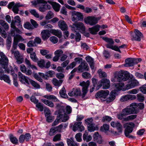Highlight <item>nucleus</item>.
I'll return each mask as SVG.
<instances>
[{
  "instance_id": "obj_47",
  "label": "nucleus",
  "mask_w": 146,
  "mask_h": 146,
  "mask_svg": "<svg viewBox=\"0 0 146 146\" xmlns=\"http://www.w3.org/2000/svg\"><path fill=\"white\" fill-rule=\"evenodd\" d=\"M108 47H107V48H109L112 49V50H114L117 51H118L120 53H121V51L119 49V47H118L117 46H109L108 45Z\"/></svg>"
},
{
  "instance_id": "obj_21",
  "label": "nucleus",
  "mask_w": 146,
  "mask_h": 146,
  "mask_svg": "<svg viewBox=\"0 0 146 146\" xmlns=\"http://www.w3.org/2000/svg\"><path fill=\"white\" fill-rule=\"evenodd\" d=\"M100 25H96L92 28H89L88 30L90 33L92 35H96L100 30Z\"/></svg>"
},
{
  "instance_id": "obj_56",
  "label": "nucleus",
  "mask_w": 146,
  "mask_h": 146,
  "mask_svg": "<svg viewBox=\"0 0 146 146\" xmlns=\"http://www.w3.org/2000/svg\"><path fill=\"white\" fill-rule=\"evenodd\" d=\"M44 111L45 117L51 115L50 110L48 108H45L44 110Z\"/></svg>"
},
{
  "instance_id": "obj_15",
  "label": "nucleus",
  "mask_w": 146,
  "mask_h": 146,
  "mask_svg": "<svg viewBox=\"0 0 146 146\" xmlns=\"http://www.w3.org/2000/svg\"><path fill=\"white\" fill-rule=\"evenodd\" d=\"M73 28H76L79 31L81 30L82 31H84L85 30V26L83 23L78 22L75 23L72 25Z\"/></svg>"
},
{
  "instance_id": "obj_20",
  "label": "nucleus",
  "mask_w": 146,
  "mask_h": 146,
  "mask_svg": "<svg viewBox=\"0 0 146 146\" xmlns=\"http://www.w3.org/2000/svg\"><path fill=\"white\" fill-rule=\"evenodd\" d=\"M24 39L23 38L22 36L19 35H17L14 37V42L13 44H14L15 47H16V46L17 45L19 41L23 42L24 41Z\"/></svg>"
},
{
  "instance_id": "obj_41",
  "label": "nucleus",
  "mask_w": 146,
  "mask_h": 146,
  "mask_svg": "<svg viewBox=\"0 0 146 146\" xmlns=\"http://www.w3.org/2000/svg\"><path fill=\"white\" fill-rule=\"evenodd\" d=\"M9 139L11 142L13 144H17L18 143V142L17 139L13 135H10Z\"/></svg>"
},
{
  "instance_id": "obj_42",
  "label": "nucleus",
  "mask_w": 146,
  "mask_h": 146,
  "mask_svg": "<svg viewBox=\"0 0 146 146\" xmlns=\"http://www.w3.org/2000/svg\"><path fill=\"white\" fill-rule=\"evenodd\" d=\"M137 115H132L128 116L124 119V121H128L129 120H133L136 118Z\"/></svg>"
},
{
  "instance_id": "obj_48",
  "label": "nucleus",
  "mask_w": 146,
  "mask_h": 146,
  "mask_svg": "<svg viewBox=\"0 0 146 146\" xmlns=\"http://www.w3.org/2000/svg\"><path fill=\"white\" fill-rule=\"evenodd\" d=\"M53 16L54 15L52 12L51 11H49L45 16V18L46 19L48 20L52 18Z\"/></svg>"
},
{
  "instance_id": "obj_1",
  "label": "nucleus",
  "mask_w": 146,
  "mask_h": 146,
  "mask_svg": "<svg viewBox=\"0 0 146 146\" xmlns=\"http://www.w3.org/2000/svg\"><path fill=\"white\" fill-rule=\"evenodd\" d=\"M90 84V82L89 80L86 82L83 81L80 83V85L82 87V94H81V90L80 88H73L72 91L68 93V95L70 96H81L82 98H84L88 91V88Z\"/></svg>"
},
{
  "instance_id": "obj_51",
  "label": "nucleus",
  "mask_w": 146,
  "mask_h": 146,
  "mask_svg": "<svg viewBox=\"0 0 146 146\" xmlns=\"http://www.w3.org/2000/svg\"><path fill=\"white\" fill-rule=\"evenodd\" d=\"M61 135L60 134H58L55 135L53 137V140L54 142L59 141L61 140Z\"/></svg>"
},
{
  "instance_id": "obj_11",
  "label": "nucleus",
  "mask_w": 146,
  "mask_h": 146,
  "mask_svg": "<svg viewBox=\"0 0 146 146\" xmlns=\"http://www.w3.org/2000/svg\"><path fill=\"white\" fill-rule=\"evenodd\" d=\"M109 92L108 90L106 91L100 90L98 91L96 94V98L105 99L107 96L108 95Z\"/></svg>"
},
{
  "instance_id": "obj_62",
  "label": "nucleus",
  "mask_w": 146,
  "mask_h": 146,
  "mask_svg": "<svg viewBox=\"0 0 146 146\" xmlns=\"http://www.w3.org/2000/svg\"><path fill=\"white\" fill-rule=\"evenodd\" d=\"M38 66L40 68H44L45 64L44 60V59H41L38 62Z\"/></svg>"
},
{
  "instance_id": "obj_22",
  "label": "nucleus",
  "mask_w": 146,
  "mask_h": 146,
  "mask_svg": "<svg viewBox=\"0 0 146 146\" xmlns=\"http://www.w3.org/2000/svg\"><path fill=\"white\" fill-rule=\"evenodd\" d=\"M19 78V80L23 83H27L28 84H29V82L26 78V77L23 75L22 73L19 72L18 74Z\"/></svg>"
},
{
  "instance_id": "obj_27",
  "label": "nucleus",
  "mask_w": 146,
  "mask_h": 146,
  "mask_svg": "<svg viewBox=\"0 0 146 146\" xmlns=\"http://www.w3.org/2000/svg\"><path fill=\"white\" fill-rule=\"evenodd\" d=\"M48 3L51 4L55 11L58 12L59 11L60 5L55 2H48Z\"/></svg>"
},
{
  "instance_id": "obj_32",
  "label": "nucleus",
  "mask_w": 146,
  "mask_h": 146,
  "mask_svg": "<svg viewBox=\"0 0 146 146\" xmlns=\"http://www.w3.org/2000/svg\"><path fill=\"white\" fill-rule=\"evenodd\" d=\"M67 143L68 146H78L79 144L77 143L72 138L67 139Z\"/></svg>"
},
{
  "instance_id": "obj_6",
  "label": "nucleus",
  "mask_w": 146,
  "mask_h": 146,
  "mask_svg": "<svg viewBox=\"0 0 146 146\" xmlns=\"http://www.w3.org/2000/svg\"><path fill=\"white\" fill-rule=\"evenodd\" d=\"M0 66L5 69L7 66L8 59L7 56L2 52H0Z\"/></svg>"
},
{
  "instance_id": "obj_49",
  "label": "nucleus",
  "mask_w": 146,
  "mask_h": 146,
  "mask_svg": "<svg viewBox=\"0 0 146 146\" xmlns=\"http://www.w3.org/2000/svg\"><path fill=\"white\" fill-rule=\"evenodd\" d=\"M24 27L28 29L31 30L34 29V27L29 23H27L24 25Z\"/></svg>"
},
{
  "instance_id": "obj_10",
  "label": "nucleus",
  "mask_w": 146,
  "mask_h": 146,
  "mask_svg": "<svg viewBox=\"0 0 146 146\" xmlns=\"http://www.w3.org/2000/svg\"><path fill=\"white\" fill-rule=\"evenodd\" d=\"M83 18V15L81 13L74 11L72 13V19L74 21L76 22L82 19Z\"/></svg>"
},
{
  "instance_id": "obj_14",
  "label": "nucleus",
  "mask_w": 146,
  "mask_h": 146,
  "mask_svg": "<svg viewBox=\"0 0 146 146\" xmlns=\"http://www.w3.org/2000/svg\"><path fill=\"white\" fill-rule=\"evenodd\" d=\"M111 125L113 127H116L119 132L121 133L122 132V126L119 122L112 121L111 123Z\"/></svg>"
},
{
  "instance_id": "obj_34",
  "label": "nucleus",
  "mask_w": 146,
  "mask_h": 146,
  "mask_svg": "<svg viewBox=\"0 0 146 146\" xmlns=\"http://www.w3.org/2000/svg\"><path fill=\"white\" fill-rule=\"evenodd\" d=\"M52 82L55 86L59 87L62 84L63 80H58L56 78H53L52 80Z\"/></svg>"
},
{
  "instance_id": "obj_37",
  "label": "nucleus",
  "mask_w": 146,
  "mask_h": 146,
  "mask_svg": "<svg viewBox=\"0 0 146 146\" xmlns=\"http://www.w3.org/2000/svg\"><path fill=\"white\" fill-rule=\"evenodd\" d=\"M88 129L90 131L92 132L95 130H98V128L97 125H96L94 123H93L88 125Z\"/></svg>"
},
{
  "instance_id": "obj_53",
  "label": "nucleus",
  "mask_w": 146,
  "mask_h": 146,
  "mask_svg": "<svg viewBox=\"0 0 146 146\" xmlns=\"http://www.w3.org/2000/svg\"><path fill=\"white\" fill-rule=\"evenodd\" d=\"M36 107L38 109L39 111H42L44 109L43 105L40 102H38L36 104Z\"/></svg>"
},
{
  "instance_id": "obj_23",
  "label": "nucleus",
  "mask_w": 146,
  "mask_h": 146,
  "mask_svg": "<svg viewBox=\"0 0 146 146\" xmlns=\"http://www.w3.org/2000/svg\"><path fill=\"white\" fill-rule=\"evenodd\" d=\"M93 139L94 141H96L99 144H101L103 142V140L101 135H99L98 132H95L93 136Z\"/></svg>"
},
{
  "instance_id": "obj_16",
  "label": "nucleus",
  "mask_w": 146,
  "mask_h": 146,
  "mask_svg": "<svg viewBox=\"0 0 146 146\" xmlns=\"http://www.w3.org/2000/svg\"><path fill=\"white\" fill-rule=\"evenodd\" d=\"M136 61L135 59L129 58L126 59L125 64L124 66L125 67H130L133 66L135 64V62Z\"/></svg>"
},
{
  "instance_id": "obj_63",
  "label": "nucleus",
  "mask_w": 146,
  "mask_h": 146,
  "mask_svg": "<svg viewBox=\"0 0 146 146\" xmlns=\"http://www.w3.org/2000/svg\"><path fill=\"white\" fill-rule=\"evenodd\" d=\"M109 125L107 124H104L103 126L101 127V130L102 131H106L108 130Z\"/></svg>"
},
{
  "instance_id": "obj_19",
  "label": "nucleus",
  "mask_w": 146,
  "mask_h": 146,
  "mask_svg": "<svg viewBox=\"0 0 146 146\" xmlns=\"http://www.w3.org/2000/svg\"><path fill=\"white\" fill-rule=\"evenodd\" d=\"M14 55L17 60V62L18 64H20L23 61V59L22 56H21L19 52L15 51L14 53Z\"/></svg>"
},
{
  "instance_id": "obj_31",
  "label": "nucleus",
  "mask_w": 146,
  "mask_h": 146,
  "mask_svg": "<svg viewBox=\"0 0 146 146\" xmlns=\"http://www.w3.org/2000/svg\"><path fill=\"white\" fill-rule=\"evenodd\" d=\"M128 106L129 107L133 113H137V108L138 107L137 105V104L135 103H133Z\"/></svg>"
},
{
  "instance_id": "obj_5",
  "label": "nucleus",
  "mask_w": 146,
  "mask_h": 146,
  "mask_svg": "<svg viewBox=\"0 0 146 146\" xmlns=\"http://www.w3.org/2000/svg\"><path fill=\"white\" fill-rule=\"evenodd\" d=\"M110 86V80L107 79H102L97 84L96 89L98 90L102 86L103 88L105 89H108Z\"/></svg>"
},
{
  "instance_id": "obj_18",
  "label": "nucleus",
  "mask_w": 146,
  "mask_h": 146,
  "mask_svg": "<svg viewBox=\"0 0 146 146\" xmlns=\"http://www.w3.org/2000/svg\"><path fill=\"white\" fill-rule=\"evenodd\" d=\"M136 98V97L135 95L128 94L122 97L120 100L121 102H124L129 100H134Z\"/></svg>"
},
{
  "instance_id": "obj_3",
  "label": "nucleus",
  "mask_w": 146,
  "mask_h": 146,
  "mask_svg": "<svg viewBox=\"0 0 146 146\" xmlns=\"http://www.w3.org/2000/svg\"><path fill=\"white\" fill-rule=\"evenodd\" d=\"M123 126L124 127H126L124 132L125 135L126 137L130 139L135 138V136L129 134L133 131V128L135 126L134 124L132 122H129L125 123Z\"/></svg>"
},
{
  "instance_id": "obj_40",
  "label": "nucleus",
  "mask_w": 146,
  "mask_h": 146,
  "mask_svg": "<svg viewBox=\"0 0 146 146\" xmlns=\"http://www.w3.org/2000/svg\"><path fill=\"white\" fill-rule=\"evenodd\" d=\"M51 33L54 35L57 36L59 38H60L62 36V33L61 31L56 30L52 29L51 30Z\"/></svg>"
},
{
  "instance_id": "obj_29",
  "label": "nucleus",
  "mask_w": 146,
  "mask_h": 146,
  "mask_svg": "<svg viewBox=\"0 0 146 146\" xmlns=\"http://www.w3.org/2000/svg\"><path fill=\"white\" fill-rule=\"evenodd\" d=\"M102 39L106 42L108 43L106 45V46L107 48V47L108 46V45L109 46H112L114 44V41L113 39L111 38H109L106 37H103Z\"/></svg>"
},
{
  "instance_id": "obj_64",
  "label": "nucleus",
  "mask_w": 146,
  "mask_h": 146,
  "mask_svg": "<svg viewBox=\"0 0 146 146\" xmlns=\"http://www.w3.org/2000/svg\"><path fill=\"white\" fill-rule=\"evenodd\" d=\"M12 39L11 37H8L7 40V45L8 46L7 48L9 49L11 46Z\"/></svg>"
},
{
  "instance_id": "obj_33",
  "label": "nucleus",
  "mask_w": 146,
  "mask_h": 146,
  "mask_svg": "<svg viewBox=\"0 0 146 146\" xmlns=\"http://www.w3.org/2000/svg\"><path fill=\"white\" fill-rule=\"evenodd\" d=\"M115 93L112 91L110 93V95L109 97L107 99L106 102L109 103L110 102H112L115 98Z\"/></svg>"
},
{
  "instance_id": "obj_35",
  "label": "nucleus",
  "mask_w": 146,
  "mask_h": 146,
  "mask_svg": "<svg viewBox=\"0 0 146 146\" xmlns=\"http://www.w3.org/2000/svg\"><path fill=\"white\" fill-rule=\"evenodd\" d=\"M0 24L2 26L6 31H8L9 28V26L8 23L3 20H0Z\"/></svg>"
},
{
  "instance_id": "obj_54",
  "label": "nucleus",
  "mask_w": 146,
  "mask_h": 146,
  "mask_svg": "<svg viewBox=\"0 0 146 146\" xmlns=\"http://www.w3.org/2000/svg\"><path fill=\"white\" fill-rule=\"evenodd\" d=\"M30 56L31 59L33 61H36L38 60L36 53L34 52L30 54Z\"/></svg>"
},
{
  "instance_id": "obj_44",
  "label": "nucleus",
  "mask_w": 146,
  "mask_h": 146,
  "mask_svg": "<svg viewBox=\"0 0 146 146\" xmlns=\"http://www.w3.org/2000/svg\"><path fill=\"white\" fill-rule=\"evenodd\" d=\"M0 79L1 80H4V81L8 84H10V83L11 81L9 77L6 75H4L1 77Z\"/></svg>"
},
{
  "instance_id": "obj_43",
  "label": "nucleus",
  "mask_w": 146,
  "mask_h": 146,
  "mask_svg": "<svg viewBox=\"0 0 146 146\" xmlns=\"http://www.w3.org/2000/svg\"><path fill=\"white\" fill-rule=\"evenodd\" d=\"M29 82L35 88L39 89L40 88V85L35 81L32 80H30Z\"/></svg>"
},
{
  "instance_id": "obj_61",
  "label": "nucleus",
  "mask_w": 146,
  "mask_h": 146,
  "mask_svg": "<svg viewBox=\"0 0 146 146\" xmlns=\"http://www.w3.org/2000/svg\"><path fill=\"white\" fill-rule=\"evenodd\" d=\"M65 109L66 111L65 112L64 108V111L65 114L67 115V114H70L71 112L72 109L70 106H66Z\"/></svg>"
},
{
  "instance_id": "obj_7",
  "label": "nucleus",
  "mask_w": 146,
  "mask_h": 146,
  "mask_svg": "<svg viewBox=\"0 0 146 146\" xmlns=\"http://www.w3.org/2000/svg\"><path fill=\"white\" fill-rule=\"evenodd\" d=\"M139 82L135 78L131 79L130 80L128 84L125 86V89H123V90H125L130 88H134L135 86H138Z\"/></svg>"
},
{
  "instance_id": "obj_57",
  "label": "nucleus",
  "mask_w": 146,
  "mask_h": 146,
  "mask_svg": "<svg viewBox=\"0 0 146 146\" xmlns=\"http://www.w3.org/2000/svg\"><path fill=\"white\" fill-rule=\"evenodd\" d=\"M30 12L32 15H33L35 17L37 18L39 17V15L37 13L35 10L31 9L30 11Z\"/></svg>"
},
{
  "instance_id": "obj_17",
  "label": "nucleus",
  "mask_w": 146,
  "mask_h": 146,
  "mask_svg": "<svg viewBox=\"0 0 146 146\" xmlns=\"http://www.w3.org/2000/svg\"><path fill=\"white\" fill-rule=\"evenodd\" d=\"M50 34L49 31L47 30H42L41 33V37L43 40L47 39L50 36Z\"/></svg>"
},
{
  "instance_id": "obj_2",
  "label": "nucleus",
  "mask_w": 146,
  "mask_h": 146,
  "mask_svg": "<svg viewBox=\"0 0 146 146\" xmlns=\"http://www.w3.org/2000/svg\"><path fill=\"white\" fill-rule=\"evenodd\" d=\"M69 116L65 114L63 108L62 107L61 109L58 111L56 118L52 123V126H54L57 125L60 122V120L62 122H66L69 119Z\"/></svg>"
},
{
  "instance_id": "obj_24",
  "label": "nucleus",
  "mask_w": 146,
  "mask_h": 146,
  "mask_svg": "<svg viewBox=\"0 0 146 146\" xmlns=\"http://www.w3.org/2000/svg\"><path fill=\"white\" fill-rule=\"evenodd\" d=\"M58 26L62 31L67 30L68 26L65 22L62 20H60L58 22Z\"/></svg>"
},
{
  "instance_id": "obj_58",
  "label": "nucleus",
  "mask_w": 146,
  "mask_h": 146,
  "mask_svg": "<svg viewBox=\"0 0 146 146\" xmlns=\"http://www.w3.org/2000/svg\"><path fill=\"white\" fill-rule=\"evenodd\" d=\"M85 121V123L88 125L93 123V119L92 118H88L86 119Z\"/></svg>"
},
{
  "instance_id": "obj_8",
  "label": "nucleus",
  "mask_w": 146,
  "mask_h": 146,
  "mask_svg": "<svg viewBox=\"0 0 146 146\" xmlns=\"http://www.w3.org/2000/svg\"><path fill=\"white\" fill-rule=\"evenodd\" d=\"M134 32V35L133 34V32L131 34V36L132 37V38H131L132 40H134L138 41H140L141 39L143 37L142 33L137 29H135Z\"/></svg>"
},
{
  "instance_id": "obj_46",
  "label": "nucleus",
  "mask_w": 146,
  "mask_h": 146,
  "mask_svg": "<svg viewBox=\"0 0 146 146\" xmlns=\"http://www.w3.org/2000/svg\"><path fill=\"white\" fill-rule=\"evenodd\" d=\"M57 131L55 127H52L50 129L49 132V135L50 136L54 135L57 133Z\"/></svg>"
},
{
  "instance_id": "obj_30",
  "label": "nucleus",
  "mask_w": 146,
  "mask_h": 146,
  "mask_svg": "<svg viewBox=\"0 0 146 146\" xmlns=\"http://www.w3.org/2000/svg\"><path fill=\"white\" fill-rule=\"evenodd\" d=\"M132 111L129 107L128 106L126 108L123 110L122 112L123 115L126 116L131 114H133Z\"/></svg>"
},
{
  "instance_id": "obj_4",
  "label": "nucleus",
  "mask_w": 146,
  "mask_h": 146,
  "mask_svg": "<svg viewBox=\"0 0 146 146\" xmlns=\"http://www.w3.org/2000/svg\"><path fill=\"white\" fill-rule=\"evenodd\" d=\"M130 78V74L129 72L124 70H120L118 73L117 76H115V78H117L119 82L125 81L128 80Z\"/></svg>"
},
{
  "instance_id": "obj_45",
  "label": "nucleus",
  "mask_w": 146,
  "mask_h": 146,
  "mask_svg": "<svg viewBox=\"0 0 146 146\" xmlns=\"http://www.w3.org/2000/svg\"><path fill=\"white\" fill-rule=\"evenodd\" d=\"M98 72L100 78H103V79H106L105 78L107 77V75L105 72L102 71L101 70H99Z\"/></svg>"
},
{
  "instance_id": "obj_9",
  "label": "nucleus",
  "mask_w": 146,
  "mask_h": 146,
  "mask_svg": "<svg viewBox=\"0 0 146 146\" xmlns=\"http://www.w3.org/2000/svg\"><path fill=\"white\" fill-rule=\"evenodd\" d=\"M101 19L100 17H88L85 20L86 23L91 25H93L96 24L98 21Z\"/></svg>"
},
{
  "instance_id": "obj_28",
  "label": "nucleus",
  "mask_w": 146,
  "mask_h": 146,
  "mask_svg": "<svg viewBox=\"0 0 146 146\" xmlns=\"http://www.w3.org/2000/svg\"><path fill=\"white\" fill-rule=\"evenodd\" d=\"M86 60L90 64L91 68L92 69H93L94 68V64L93 59L90 56H87L86 57Z\"/></svg>"
},
{
  "instance_id": "obj_13",
  "label": "nucleus",
  "mask_w": 146,
  "mask_h": 146,
  "mask_svg": "<svg viewBox=\"0 0 146 146\" xmlns=\"http://www.w3.org/2000/svg\"><path fill=\"white\" fill-rule=\"evenodd\" d=\"M78 68V71L81 72H83L84 70L88 71L89 69L88 64L85 61L82 62Z\"/></svg>"
},
{
  "instance_id": "obj_50",
  "label": "nucleus",
  "mask_w": 146,
  "mask_h": 146,
  "mask_svg": "<svg viewBox=\"0 0 146 146\" xmlns=\"http://www.w3.org/2000/svg\"><path fill=\"white\" fill-rule=\"evenodd\" d=\"M82 134L80 133H78L76 134L75 136V138L76 140L78 142H81L82 141L81 137Z\"/></svg>"
},
{
  "instance_id": "obj_39",
  "label": "nucleus",
  "mask_w": 146,
  "mask_h": 146,
  "mask_svg": "<svg viewBox=\"0 0 146 146\" xmlns=\"http://www.w3.org/2000/svg\"><path fill=\"white\" fill-rule=\"evenodd\" d=\"M41 101L45 104L51 108H53L54 106L53 103L51 101L45 99H42Z\"/></svg>"
},
{
  "instance_id": "obj_25",
  "label": "nucleus",
  "mask_w": 146,
  "mask_h": 146,
  "mask_svg": "<svg viewBox=\"0 0 146 146\" xmlns=\"http://www.w3.org/2000/svg\"><path fill=\"white\" fill-rule=\"evenodd\" d=\"M44 5H40L39 8V10L41 12H44L46 10L50 9L51 7L50 5L47 4L46 3H43Z\"/></svg>"
},
{
  "instance_id": "obj_55",
  "label": "nucleus",
  "mask_w": 146,
  "mask_h": 146,
  "mask_svg": "<svg viewBox=\"0 0 146 146\" xmlns=\"http://www.w3.org/2000/svg\"><path fill=\"white\" fill-rule=\"evenodd\" d=\"M82 76L84 78L88 79L91 77V75L88 72H84L82 73Z\"/></svg>"
},
{
  "instance_id": "obj_60",
  "label": "nucleus",
  "mask_w": 146,
  "mask_h": 146,
  "mask_svg": "<svg viewBox=\"0 0 146 146\" xmlns=\"http://www.w3.org/2000/svg\"><path fill=\"white\" fill-rule=\"evenodd\" d=\"M49 52V51L47 50L42 49L40 50V53L42 56H45Z\"/></svg>"
},
{
  "instance_id": "obj_38",
  "label": "nucleus",
  "mask_w": 146,
  "mask_h": 146,
  "mask_svg": "<svg viewBox=\"0 0 146 146\" xmlns=\"http://www.w3.org/2000/svg\"><path fill=\"white\" fill-rule=\"evenodd\" d=\"M59 94L61 97L64 98H66L68 97L66 94V91L65 88L63 87L59 92Z\"/></svg>"
},
{
  "instance_id": "obj_59",
  "label": "nucleus",
  "mask_w": 146,
  "mask_h": 146,
  "mask_svg": "<svg viewBox=\"0 0 146 146\" xmlns=\"http://www.w3.org/2000/svg\"><path fill=\"white\" fill-rule=\"evenodd\" d=\"M138 100L141 102H143L144 100V97L142 94H140L137 95Z\"/></svg>"
},
{
  "instance_id": "obj_12",
  "label": "nucleus",
  "mask_w": 146,
  "mask_h": 146,
  "mask_svg": "<svg viewBox=\"0 0 146 146\" xmlns=\"http://www.w3.org/2000/svg\"><path fill=\"white\" fill-rule=\"evenodd\" d=\"M82 122H78L75 123L73 127V130L75 131L77 130H78L80 131H82L84 130V126L81 125Z\"/></svg>"
},
{
  "instance_id": "obj_26",
  "label": "nucleus",
  "mask_w": 146,
  "mask_h": 146,
  "mask_svg": "<svg viewBox=\"0 0 146 146\" xmlns=\"http://www.w3.org/2000/svg\"><path fill=\"white\" fill-rule=\"evenodd\" d=\"M54 72L52 71H49L46 72V74H44L42 73H39V75L43 78L47 79V77H52Z\"/></svg>"
},
{
  "instance_id": "obj_52",
  "label": "nucleus",
  "mask_w": 146,
  "mask_h": 146,
  "mask_svg": "<svg viewBox=\"0 0 146 146\" xmlns=\"http://www.w3.org/2000/svg\"><path fill=\"white\" fill-rule=\"evenodd\" d=\"M46 118V120L48 122H52L54 119V117L52 116V115L45 117Z\"/></svg>"
},
{
  "instance_id": "obj_36",
  "label": "nucleus",
  "mask_w": 146,
  "mask_h": 146,
  "mask_svg": "<svg viewBox=\"0 0 146 146\" xmlns=\"http://www.w3.org/2000/svg\"><path fill=\"white\" fill-rule=\"evenodd\" d=\"M114 86L115 87V88L117 90H120L123 89V87L124 86V84L123 83H115L114 84ZM124 89H125L124 88Z\"/></svg>"
}]
</instances>
